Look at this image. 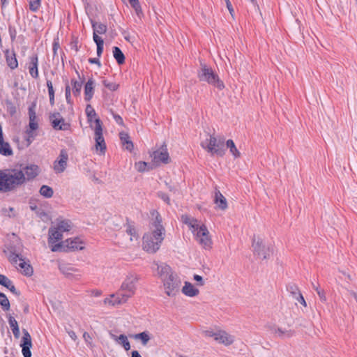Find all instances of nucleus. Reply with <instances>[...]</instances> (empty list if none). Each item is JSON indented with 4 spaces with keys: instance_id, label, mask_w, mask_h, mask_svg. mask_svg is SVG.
<instances>
[{
    "instance_id": "nucleus-1",
    "label": "nucleus",
    "mask_w": 357,
    "mask_h": 357,
    "mask_svg": "<svg viewBox=\"0 0 357 357\" xmlns=\"http://www.w3.org/2000/svg\"><path fill=\"white\" fill-rule=\"evenodd\" d=\"M151 215L154 218L151 223V231L144 234L142 248L148 253H155L160 248L165 236V229L162 224V220L160 213L153 210Z\"/></svg>"
},
{
    "instance_id": "nucleus-2",
    "label": "nucleus",
    "mask_w": 357,
    "mask_h": 357,
    "mask_svg": "<svg viewBox=\"0 0 357 357\" xmlns=\"http://www.w3.org/2000/svg\"><path fill=\"white\" fill-rule=\"evenodd\" d=\"M26 179L21 170L0 169V192H8L24 184Z\"/></svg>"
},
{
    "instance_id": "nucleus-3",
    "label": "nucleus",
    "mask_w": 357,
    "mask_h": 357,
    "mask_svg": "<svg viewBox=\"0 0 357 357\" xmlns=\"http://www.w3.org/2000/svg\"><path fill=\"white\" fill-rule=\"evenodd\" d=\"M158 271L162 278L165 294L171 297L176 296L180 291L181 285L178 276L174 273L171 267L167 264L158 266Z\"/></svg>"
},
{
    "instance_id": "nucleus-4",
    "label": "nucleus",
    "mask_w": 357,
    "mask_h": 357,
    "mask_svg": "<svg viewBox=\"0 0 357 357\" xmlns=\"http://www.w3.org/2000/svg\"><path fill=\"white\" fill-rule=\"evenodd\" d=\"M140 276L135 272H129L124 278L119 292L122 295L123 302H127L136 293Z\"/></svg>"
},
{
    "instance_id": "nucleus-5",
    "label": "nucleus",
    "mask_w": 357,
    "mask_h": 357,
    "mask_svg": "<svg viewBox=\"0 0 357 357\" xmlns=\"http://www.w3.org/2000/svg\"><path fill=\"white\" fill-rule=\"evenodd\" d=\"M197 77L200 82H205L219 90H222L225 88V84L220 80L218 75L211 67L204 63H201L200 70L197 73Z\"/></svg>"
},
{
    "instance_id": "nucleus-6",
    "label": "nucleus",
    "mask_w": 357,
    "mask_h": 357,
    "mask_svg": "<svg viewBox=\"0 0 357 357\" xmlns=\"http://www.w3.org/2000/svg\"><path fill=\"white\" fill-rule=\"evenodd\" d=\"M201 146L211 155H216L222 157L225 153L224 137H216L210 135L208 139L201 142Z\"/></svg>"
},
{
    "instance_id": "nucleus-7",
    "label": "nucleus",
    "mask_w": 357,
    "mask_h": 357,
    "mask_svg": "<svg viewBox=\"0 0 357 357\" xmlns=\"http://www.w3.org/2000/svg\"><path fill=\"white\" fill-rule=\"evenodd\" d=\"M84 249V243L78 237L68 238L54 245L52 252H75Z\"/></svg>"
},
{
    "instance_id": "nucleus-8",
    "label": "nucleus",
    "mask_w": 357,
    "mask_h": 357,
    "mask_svg": "<svg viewBox=\"0 0 357 357\" xmlns=\"http://www.w3.org/2000/svg\"><path fill=\"white\" fill-rule=\"evenodd\" d=\"M94 139L96 142V149L99 151L100 154H105L107 146L102 135V121L99 118L95 119Z\"/></svg>"
},
{
    "instance_id": "nucleus-9",
    "label": "nucleus",
    "mask_w": 357,
    "mask_h": 357,
    "mask_svg": "<svg viewBox=\"0 0 357 357\" xmlns=\"http://www.w3.org/2000/svg\"><path fill=\"white\" fill-rule=\"evenodd\" d=\"M252 248L254 253L257 255L260 258L266 259L269 258L273 253V250L269 246H266L260 237L254 236L252 241Z\"/></svg>"
},
{
    "instance_id": "nucleus-10",
    "label": "nucleus",
    "mask_w": 357,
    "mask_h": 357,
    "mask_svg": "<svg viewBox=\"0 0 357 357\" xmlns=\"http://www.w3.org/2000/svg\"><path fill=\"white\" fill-rule=\"evenodd\" d=\"M196 240L205 249H211L212 247V241L209 235V231L206 225H202L199 229L195 234Z\"/></svg>"
},
{
    "instance_id": "nucleus-11",
    "label": "nucleus",
    "mask_w": 357,
    "mask_h": 357,
    "mask_svg": "<svg viewBox=\"0 0 357 357\" xmlns=\"http://www.w3.org/2000/svg\"><path fill=\"white\" fill-rule=\"evenodd\" d=\"M68 160V152L66 149H61L58 158L54 162V169L56 173H62L67 167Z\"/></svg>"
},
{
    "instance_id": "nucleus-12",
    "label": "nucleus",
    "mask_w": 357,
    "mask_h": 357,
    "mask_svg": "<svg viewBox=\"0 0 357 357\" xmlns=\"http://www.w3.org/2000/svg\"><path fill=\"white\" fill-rule=\"evenodd\" d=\"M59 269L68 279L78 280L81 277L80 271L70 264H60Z\"/></svg>"
},
{
    "instance_id": "nucleus-13",
    "label": "nucleus",
    "mask_w": 357,
    "mask_h": 357,
    "mask_svg": "<svg viewBox=\"0 0 357 357\" xmlns=\"http://www.w3.org/2000/svg\"><path fill=\"white\" fill-rule=\"evenodd\" d=\"M23 336L22 338V352L24 357H31V348L32 347L31 337L29 333L26 330L23 329Z\"/></svg>"
},
{
    "instance_id": "nucleus-14",
    "label": "nucleus",
    "mask_w": 357,
    "mask_h": 357,
    "mask_svg": "<svg viewBox=\"0 0 357 357\" xmlns=\"http://www.w3.org/2000/svg\"><path fill=\"white\" fill-rule=\"evenodd\" d=\"M59 113H54L50 116V119L52 122V126L54 129L57 130H68L70 128V124L65 122L64 119H57L56 116H59Z\"/></svg>"
},
{
    "instance_id": "nucleus-15",
    "label": "nucleus",
    "mask_w": 357,
    "mask_h": 357,
    "mask_svg": "<svg viewBox=\"0 0 357 357\" xmlns=\"http://www.w3.org/2000/svg\"><path fill=\"white\" fill-rule=\"evenodd\" d=\"M152 156L153 160L156 162H160L164 164H167L170 160L167 145L165 143L162 145L160 150L153 151Z\"/></svg>"
},
{
    "instance_id": "nucleus-16",
    "label": "nucleus",
    "mask_w": 357,
    "mask_h": 357,
    "mask_svg": "<svg viewBox=\"0 0 357 357\" xmlns=\"http://www.w3.org/2000/svg\"><path fill=\"white\" fill-rule=\"evenodd\" d=\"M63 238V234L55 227H51L48 231V245L52 251L54 245H57L58 243Z\"/></svg>"
},
{
    "instance_id": "nucleus-17",
    "label": "nucleus",
    "mask_w": 357,
    "mask_h": 357,
    "mask_svg": "<svg viewBox=\"0 0 357 357\" xmlns=\"http://www.w3.org/2000/svg\"><path fill=\"white\" fill-rule=\"evenodd\" d=\"M211 337H213L215 341L226 346L231 345L234 341V337L224 331H220L216 333H212Z\"/></svg>"
},
{
    "instance_id": "nucleus-18",
    "label": "nucleus",
    "mask_w": 357,
    "mask_h": 357,
    "mask_svg": "<svg viewBox=\"0 0 357 357\" xmlns=\"http://www.w3.org/2000/svg\"><path fill=\"white\" fill-rule=\"evenodd\" d=\"M3 252L7 255L9 261L13 265H17V258L22 256L19 253L16 246L13 244L8 245L6 249L3 250Z\"/></svg>"
},
{
    "instance_id": "nucleus-19",
    "label": "nucleus",
    "mask_w": 357,
    "mask_h": 357,
    "mask_svg": "<svg viewBox=\"0 0 357 357\" xmlns=\"http://www.w3.org/2000/svg\"><path fill=\"white\" fill-rule=\"evenodd\" d=\"M22 171V169H20ZM22 172L24 175L25 179L26 181L32 180L36 178L40 173V169L38 165H29L26 166ZM24 182V183H25Z\"/></svg>"
},
{
    "instance_id": "nucleus-20",
    "label": "nucleus",
    "mask_w": 357,
    "mask_h": 357,
    "mask_svg": "<svg viewBox=\"0 0 357 357\" xmlns=\"http://www.w3.org/2000/svg\"><path fill=\"white\" fill-rule=\"evenodd\" d=\"M123 298H122V295L118 291L117 293L112 294L109 296V297L105 298L103 301V303L105 305L115 306L126 303L123 302Z\"/></svg>"
},
{
    "instance_id": "nucleus-21",
    "label": "nucleus",
    "mask_w": 357,
    "mask_h": 357,
    "mask_svg": "<svg viewBox=\"0 0 357 357\" xmlns=\"http://www.w3.org/2000/svg\"><path fill=\"white\" fill-rule=\"evenodd\" d=\"M29 128L31 130H36L38 128V123L37 121V116L36 114V104L33 103L29 107Z\"/></svg>"
},
{
    "instance_id": "nucleus-22",
    "label": "nucleus",
    "mask_w": 357,
    "mask_h": 357,
    "mask_svg": "<svg viewBox=\"0 0 357 357\" xmlns=\"http://www.w3.org/2000/svg\"><path fill=\"white\" fill-rule=\"evenodd\" d=\"M29 72L30 75L34 78H38V58L37 54L32 55L29 58Z\"/></svg>"
},
{
    "instance_id": "nucleus-23",
    "label": "nucleus",
    "mask_w": 357,
    "mask_h": 357,
    "mask_svg": "<svg viewBox=\"0 0 357 357\" xmlns=\"http://www.w3.org/2000/svg\"><path fill=\"white\" fill-rule=\"evenodd\" d=\"M5 57L6 61L8 66L11 69L14 70L18 67V61L16 58L15 52L13 51H10L9 50H6L5 52Z\"/></svg>"
},
{
    "instance_id": "nucleus-24",
    "label": "nucleus",
    "mask_w": 357,
    "mask_h": 357,
    "mask_svg": "<svg viewBox=\"0 0 357 357\" xmlns=\"http://www.w3.org/2000/svg\"><path fill=\"white\" fill-rule=\"evenodd\" d=\"M20 261V263L17 264L19 267L21 268V273L26 276H31L33 273V269L31 265L25 261L24 259L22 256H20L17 258V261Z\"/></svg>"
},
{
    "instance_id": "nucleus-25",
    "label": "nucleus",
    "mask_w": 357,
    "mask_h": 357,
    "mask_svg": "<svg viewBox=\"0 0 357 357\" xmlns=\"http://www.w3.org/2000/svg\"><path fill=\"white\" fill-rule=\"evenodd\" d=\"M73 227L72 222L70 220L63 219L61 218L56 219V227L63 234L64 231H69Z\"/></svg>"
},
{
    "instance_id": "nucleus-26",
    "label": "nucleus",
    "mask_w": 357,
    "mask_h": 357,
    "mask_svg": "<svg viewBox=\"0 0 357 357\" xmlns=\"http://www.w3.org/2000/svg\"><path fill=\"white\" fill-rule=\"evenodd\" d=\"M214 202L218 205V208L222 211L226 210L228 207L226 198L218 190L215 192Z\"/></svg>"
},
{
    "instance_id": "nucleus-27",
    "label": "nucleus",
    "mask_w": 357,
    "mask_h": 357,
    "mask_svg": "<svg viewBox=\"0 0 357 357\" xmlns=\"http://www.w3.org/2000/svg\"><path fill=\"white\" fill-rule=\"evenodd\" d=\"M94 93V82L93 79H89L84 86V99L89 102L93 98Z\"/></svg>"
},
{
    "instance_id": "nucleus-28",
    "label": "nucleus",
    "mask_w": 357,
    "mask_h": 357,
    "mask_svg": "<svg viewBox=\"0 0 357 357\" xmlns=\"http://www.w3.org/2000/svg\"><path fill=\"white\" fill-rule=\"evenodd\" d=\"M182 292L187 296L194 297L199 293L198 289L195 288L190 282H185V285L182 288Z\"/></svg>"
},
{
    "instance_id": "nucleus-29",
    "label": "nucleus",
    "mask_w": 357,
    "mask_h": 357,
    "mask_svg": "<svg viewBox=\"0 0 357 357\" xmlns=\"http://www.w3.org/2000/svg\"><path fill=\"white\" fill-rule=\"evenodd\" d=\"M181 220L184 224L188 225L191 229H193V233L197 231L200 227L197 219L190 218L188 215H183L181 216Z\"/></svg>"
},
{
    "instance_id": "nucleus-30",
    "label": "nucleus",
    "mask_w": 357,
    "mask_h": 357,
    "mask_svg": "<svg viewBox=\"0 0 357 357\" xmlns=\"http://www.w3.org/2000/svg\"><path fill=\"white\" fill-rule=\"evenodd\" d=\"M120 139L126 149L128 151H132L134 148L133 143L130 140V136L127 132H121L119 133Z\"/></svg>"
},
{
    "instance_id": "nucleus-31",
    "label": "nucleus",
    "mask_w": 357,
    "mask_h": 357,
    "mask_svg": "<svg viewBox=\"0 0 357 357\" xmlns=\"http://www.w3.org/2000/svg\"><path fill=\"white\" fill-rule=\"evenodd\" d=\"M273 332L275 336L280 338H289L292 337L295 333L294 331L293 330H285L282 329L281 328H274Z\"/></svg>"
},
{
    "instance_id": "nucleus-32",
    "label": "nucleus",
    "mask_w": 357,
    "mask_h": 357,
    "mask_svg": "<svg viewBox=\"0 0 357 357\" xmlns=\"http://www.w3.org/2000/svg\"><path fill=\"white\" fill-rule=\"evenodd\" d=\"M91 25L93 30V38L95 36V34H104L107 31V26L104 24L98 23L96 22L91 20Z\"/></svg>"
},
{
    "instance_id": "nucleus-33",
    "label": "nucleus",
    "mask_w": 357,
    "mask_h": 357,
    "mask_svg": "<svg viewBox=\"0 0 357 357\" xmlns=\"http://www.w3.org/2000/svg\"><path fill=\"white\" fill-rule=\"evenodd\" d=\"M112 52L113 56L119 65H122L125 63L126 58L124 54L119 47H114Z\"/></svg>"
},
{
    "instance_id": "nucleus-34",
    "label": "nucleus",
    "mask_w": 357,
    "mask_h": 357,
    "mask_svg": "<svg viewBox=\"0 0 357 357\" xmlns=\"http://www.w3.org/2000/svg\"><path fill=\"white\" fill-rule=\"evenodd\" d=\"M112 337L114 340L119 341V342L123 345L126 351H128L130 349V344L126 335L122 334L117 337L115 335L112 334Z\"/></svg>"
},
{
    "instance_id": "nucleus-35",
    "label": "nucleus",
    "mask_w": 357,
    "mask_h": 357,
    "mask_svg": "<svg viewBox=\"0 0 357 357\" xmlns=\"http://www.w3.org/2000/svg\"><path fill=\"white\" fill-rule=\"evenodd\" d=\"M72 85V91L73 93L75 96H79L81 93V89L82 87V81H77L75 79H72L70 81Z\"/></svg>"
},
{
    "instance_id": "nucleus-36",
    "label": "nucleus",
    "mask_w": 357,
    "mask_h": 357,
    "mask_svg": "<svg viewBox=\"0 0 357 357\" xmlns=\"http://www.w3.org/2000/svg\"><path fill=\"white\" fill-rule=\"evenodd\" d=\"M226 146L229 149L230 153L233 155L235 158L241 157V153L236 147V145L232 139H228L226 142Z\"/></svg>"
},
{
    "instance_id": "nucleus-37",
    "label": "nucleus",
    "mask_w": 357,
    "mask_h": 357,
    "mask_svg": "<svg viewBox=\"0 0 357 357\" xmlns=\"http://www.w3.org/2000/svg\"><path fill=\"white\" fill-rule=\"evenodd\" d=\"M0 154L4 156H9L13 154V151L8 142H0Z\"/></svg>"
},
{
    "instance_id": "nucleus-38",
    "label": "nucleus",
    "mask_w": 357,
    "mask_h": 357,
    "mask_svg": "<svg viewBox=\"0 0 357 357\" xmlns=\"http://www.w3.org/2000/svg\"><path fill=\"white\" fill-rule=\"evenodd\" d=\"M93 40L97 45V55L98 57H100L103 52L104 41L101 37L96 34L93 37Z\"/></svg>"
},
{
    "instance_id": "nucleus-39",
    "label": "nucleus",
    "mask_w": 357,
    "mask_h": 357,
    "mask_svg": "<svg viewBox=\"0 0 357 357\" xmlns=\"http://www.w3.org/2000/svg\"><path fill=\"white\" fill-rule=\"evenodd\" d=\"M126 232L130 236L131 241H132L133 238L137 239L139 237L135 227L129 222L128 218L126 222Z\"/></svg>"
},
{
    "instance_id": "nucleus-40",
    "label": "nucleus",
    "mask_w": 357,
    "mask_h": 357,
    "mask_svg": "<svg viewBox=\"0 0 357 357\" xmlns=\"http://www.w3.org/2000/svg\"><path fill=\"white\" fill-rule=\"evenodd\" d=\"M40 194L45 198H51L53 196L54 191L53 189L46 185H43L41 186L40 190Z\"/></svg>"
},
{
    "instance_id": "nucleus-41",
    "label": "nucleus",
    "mask_w": 357,
    "mask_h": 357,
    "mask_svg": "<svg viewBox=\"0 0 357 357\" xmlns=\"http://www.w3.org/2000/svg\"><path fill=\"white\" fill-rule=\"evenodd\" d=\"M0 305L4 311H8L10 310V301L3 293H0Z\"/></svg>"
},
{
    "instance_id": "nucleus-42",
    "label": "nucleus",
    "mask_w": 357,
    "mask_h": 357,
    "mask_svg": "<svg viewBox=\"0 0 357 357\" xmlns=\"http://www.w3.org/2000/svg\"><path fill=\"white\" fill-rule=\"evenodd\" d=\"M287 290L295 299L301 294L298 287L294 283H290L287 286Z\"/></svg>"
},
{
    "instance_id": "nucleus-43",
    "label": "nucleus",
    "mask_w": 357,
    "mask_h": 357,
    "mask_svg": "<svg viewBox=\"0 0 357 357\" xmlns=\"http://www.w3.org/2000/svg\"><path fill=\"white\" fill-rule=\"evenodd\" d=\"M47 86L50 96V102L52 105L54 104V90L51 80H47Z\"/></svg>"
},
{
    "instance_id": "nucleus-44",
    "label": "nucleus",
    "mask_w": 357,
    "mask_h": 357,
    "mask_svg": "<svg viewBox=\"0 0 357 357\" xmlns=\"http://www.w3.org/2000/svg\"><path fill=\"white\" fill-rule=\"evenodd\" d=\"M85 112L89 121H92L93 119L96 117V111L91 105H86Z\"/></svg>"
},
{
    "instance_id": "nucleus-45",
    "label": "nucleus",
    "mask_w": 357,
    "mask_h": 357,
    "mask_svg": "<svg viewBox=\"0 0 357 357\" xmlns=\"http://www.w3.org/2000/svg\"><path fill=\"white\" fill-rule=\"evenodd\" d=\"M34 130H31L29 128L26 129V136L25 139L27 142V146H29L31 144L35 137L36 136V134L34 132Z\"/></svg>"
},
{
    "instance_id": "nucleus-46",
    "label": "nucleus",
    "mask_w": 357,
    "mask_h": 357,
    "mask_svg": "<svg viewBox=\"0 0 357 357\" xmlns=\"http://www.w3.org/2000/svg\"><path fill=\"white\" fill-rule=\"evenodd\" d=\"M312 288L316 291L317 293L319 299L321 302H326V297L325 295V291L323 289H321L319 287V285H316L314 284H312Z\"/></svg>"
},
{
    "instance_id": "nucleus-47",
    "label": "nucleus",
    "mask_w": 357,
    "mask_h": 357,
    "mask_svg": "<svg viewBox=\"0 0 357 357\" xmlns=\"http://www.w3.org/2000/svg\"><path fill=\"white\" fill-rule=\"evenodd\" d=\"M129 3H130L131 6L135 9L137 15L139 16L142 13V8L140 6V3L139 2V0H128Z\"/></svg>"
},
{
    "instance_id": "nucleus-48",
    "label": "nucleus",
    "mask_w": 357,
    "mask_h": 357,
    "mask_svg": "<svg viewBox=\"0 0 357 357\" xmlns=\"http://www.w3.org/2000/svg\"><path fill=\"white\" fill-rule=\"evenodd\" d=\"M103 85L112 91H116L119 85L115 82H109L107 79L102 81Z\"/></svg>"
},
{
    "instance_id": "nucleus-49",
    "label": "nucleus",
    "mask_w": 357,
    "mask_h": 357,
    "mask_svg": "<svg viewBox=\"0 0 357 357\" xmlns=\"http://www.w3.org/2000/svg\"><path fill=\"white\" fill-rule=\"evenodd\" d=\"M135 339H140L144 345H146L149 342L150 337L146 332H142L135 335Z\"/></svg>"
},
{
    "instance_id": "nucleus-50",
    "label": "nucleus",
    "mask_w": 357,
    "mask_h": 357,
    "mask_svg": "<svg viewBox=\"0 0 357 357\" xmlns=\"http://www.w3.org/2000/svg\"><path fill=\"white\" fill-rule=\"evenodd\" d=\"M148 163L146 162H138L135 163V168L139 172H144L145 171H149V168H147Z\"/></svg>"
},
{
    "instance_id": "nucleus-51",
    "label": "nucleus",
    "mask_w": 357,
    "mask_h": 357,
    "mask_svg": "<svg viewBox=\"0 0 357 357\" xmlns=\"http://www.w3.org/2000/svg\"><path fill=\"white\" fill-rule=\"evenodd\" d=\"M40 6V0H29V9L32 12H36Z\"/></svg>"
},
{
    "instance_id": "nucleus-52",
    "label": "nucleus",
    "mask_w": 357,
    "mask_h": 357,
    "mask_svg": "<svg viewBox=\"0 0 357 357\" xmlns=\"http://www.w3.org/2000/svg\"><path fill=\"white\" fill-rule=\"evenodd\" d=\"M8 33L12 42H14L17 37V31L14 26H8Z\"/></svg>"
},
{
    "instance_id": "nucleus-53",
    "label": "nucleus",
    "mask_w": 357,
    "mask_h": 357,
    "mask_svg": "<svg viewBox=\"0 0 357 357\" xmlns=\"http://www.w3.org/2000/svg\"><path fill=\"white\" fill-rule=\"evenodd\" d=\"M11 280L6 275L0 274V284L6 287Z\"/></svg>"
},
{
    "instance_id": "nucleus-54",
    "label": "nucleus",
    "mask_w": 357,
    "mask_h": 357,
    "mask_svg": "<svg viewBox=\"0 0 357 357\" xmlns=\"http://www.w3.org/2000/svg\"><path fill=\"white\" fill-rule=\"evenodd\" d=\"M7 289H8L13 294L20 296V292L16 289L15 285L13 284V282L11 281L6 287Z\"/></svg>"
},
{
    "instance_id": "nucleus-55",
    "label": "nucleus",
    "mask_w": 357,
    "mask_h": 357,
    "mask_svg": "<svg viewBox=\"0 0 357 357\" xmlns=\"http://www.w3.org/2000/svg\"><path fill=\"white\" fill-rule=\"evenodd\" d=\"M158 195V197L165 202H166L167 204H170V199L167 194L162 192H159Z\"/></svg>"
},
{
    "instance_id": "nucleus-56",
    "label": "nucleus",
    "mask_w": 357,
    "mask_h": 357,
    "mask_svg": "<svg viewBox=\"0 0 357 357\" xmlns=\"http://www.w3.org/2000/svg\"><path fill=\"white\" fill-rule=\"evenodd\" d=\"M8 323H9V325H10V327L11 328V329L19 326L17 321L11 315L8 316Z\"/></svg>"
},
{
    "instance_id": "nucleus-57",
    "label": "nucleus",
    "mask_w": 357,
    "mask_h": 357,
    "mask_svg": "<svg viewBox=\"0 0 357 357\" xmlns=\"http://www.w3.org/2000/svg\"><path fill=\"white\" fill-rule=\"evenodd\" d=\"M225 1L227 8L229 13L231 14V17H234V8L232 7V5H231L230 1L229 0H225Z\"/></svg>"
},
{
    "instance_id": "nucleus-58",
    "label": "nucleus",
    "mask_w": 357,
    "mask_h": 357,
    "mask_svg": "<svg viewBox=\"0 0 357 357\" xmlns=\"http://www.w3.org/2000/svg\"><path fill=\"white\" fill-rule=\"evenodd\" d=\"M297 301H298L302 305H303L304 307H306L307 306V303H306V301L304 298V297L303 296L302 294L301 293L300 294H298V296H297V297L295 298Z\"/></svg>"
},
{
    "instance_id": "nucleus-59",
    "label": "nucleus",
    "mask_w": 357,
    "mask_h": 357,
    "mask_svg": "<svg viewBox=\"0 0 357 357\" xmlns=\"http://www.w3.org/2000/svg\"><path fill=\"white\" fill-rule=\"evenodd\" d=\"M113 117L117 124L121 126L123 125V121L121 116H119V114H114Z\"/></svg>"
},
{
    "instance_id": "nucleus-60",
    "label": "nucleus",
    "mask_w": 357,
    "mask_h": 357,
    "mask_svg": "<svg viewBox=\"0 0 357 357\" xmlns=\"http://www.w3.org/2000/svg\"><path fill=\"white\" fill-rule=\"evenodd\" d=\"M194 280L195 281L198 282H199L198 284L200 286H203L204 284L202 277L199 275H195Z\"/></svg>"
},
{
    "instance_id": "nucleus-61",
    "label": "nucleus",
    "mask_w": 357,
    "mask_h": 357,
    "mask_svg": "<svg viewBox=\"0 0 357 357\" xmlns=\"http://www.w3.org/2000/svg\"><path fill=\"white\" fill-rule=\"evenodd\" d=\"M91 295L94 297H98L102 295V291L99 289H93L91 291Z\"/></svg>"
},
{
    "instance_id": "nucleus-62",
    "label": "nucleus",
    "mask_w": 357,
    "mask_h": 357,
    "mask_svg": "<svg viewBox=\"0 0 357 357\" xmlns=\"http://www.w3.org/2000/svg\"><path fill=\"white\" fill-rule=\"evenodd\" d=\"M8 111L11 115H13L16 112L15 106L13 104L10 103V106H8Z\"/></svg>"
},
{
    "instance_id": "nucleus-63",
    "label": "nucleus",
    "mask_w": 357,
    "mask_h": 357,
    "mask_svg": "<svg viewBox=\"0 0 357 357\" xmlns=\"http://www.w3.org/2000/svg\"><path fill=\"white\" fill-rule=\"evenodd\" d=\"M89 62L91 64H97L98 66L101 65L98 58H90L89 59Z\"/></svg>"
},
{
    "instance_id": "nucleus-64",
    "label": "nucleus",
    "mask_w": 357,
    "mask_h": 357,
    "mask_svg": "<svg viewBox=\"0 0 357 357\" xmlns=\"http://www.w3.org/2000/svg\"><path fill=\"white\" fill-rule=\"evenodd\" d=\"M11 330H12V331H13V335H14V337H15V338H18V337H20V328H19V326L15 327V328H12Z\"/></svg>"
}]
</instances>
